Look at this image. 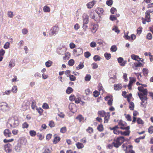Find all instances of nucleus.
I'll list each match as a JSON object with an SVG mask.
<instances>
[{
	"label": "nucleus",
	"instance_id": "obj_1",
	"mask_svg": "<svg viewBox=\"0 0 153 153\" xmlns=\"http://www.w3.org/2000/svg\"><path fill=\"white\" fill-rule=\"evenodd\" d=\"M7 123L10 125L11 128H16L19 126L20 121L17 117L14 116L8 119Z\"/></svg>",
	"mask_w": 153,
	"mask_h": 153
},
{
	"label": "nucleus",
	"instance_id": "obj_2",
	"mask_svg": "<svg viewBox=\"0 0 153 153\" xmlns=\"http://www.w3.org/2000/svg\"><path fill=\"white\" fill-rule=\"evenodd\" d=\"M126 140L124 137H119L116 139H114L113 142L114 146L116 148H118Z\"/></svg>",
	"mask_w": 153,
	"mask_h": 153
},
{
	"label": "nucleus",
	"instance_id": "obj_3",
	"mask_svg": "<svg viewBox=\"0 0 153 153\" xmlns=\"http://www.w3.org/2000/svg\"><path fill=\"white\" fill-rule=\"evenodd\" d=\"M119 128L123 130H128L130 128L129 126H127V124L125 122L122 120L119 121L118 123Z\"/></svg>",
	"mask_w": 153,
	"mask_h": 153
},
{
	"label": "nucleus",
	"instance_id": "obj_4",
	"mask_svg": "<svg viewBox=\"0 0 153 153\" xmlns=\"http://www.w3.org/2000/svg\"><path fill=\"white\" fill-rule=\"evenodd\" d=\"M103 12V10H94L93 12H91L90 16L91 19L96 21L95 13H97L99 16L102 14Z\"/></svg>",
	"mask_w": 153,
	"mask_h": 153
},
{
	"label": "nucleus",
	"instance_id": "obj_5",
	"mask_svg": "<svg viewBox=\"0 0 153 153\" xmlns=\"http://www.w3.org/2000/svg\"><path fill=\"white\" fill-rule=\"evenodd\" d=\"M150 10H148L145 13V18H142L143 23L145 24L146 23V22H149L150 21Z\"/></svg>",
	"mask_w": 153,
	"mask_h": 153
},
{
	"label": "nucleus",
	"instance_id": "obj_6",
	"mask_svg": "<svg viewBox=\"0 0 153 153\" xmlns=\"http://www.w3.org/2000/svg\"><path fill=\"white\" fill-rule=\"evenodd\" d=\"M22 145V141L21 140L19 141L17 144L15 146V151L17 152H20L22 151L21 147Z\"/></svg>",
	"mask_w": 153,
	"mask_h": 153
},
{
	"label": "nucleus",
	"instance_id": "obj_7",
	"mask_svg": "<svg viewBox=\"0 0 153 153\" xmlns=\"http://www.w3.org/2000/svg\"><path fill=\"white\" fill-rule=\"evenodd\" d=\"M73 52L74 55L76 56L82 54L83 53L82 49L79 48H75Z\"/></svg>",
	"mask_w": 153,
	"mask_h": 153
},
{
	"label": "nucleus",
	"instance_id": "obj_8",
	"mask_svg": "<svg viewBox=\"0 0 153 153\" xmlns=\"http://www.w3.org/2000/svg\"><path fill=\"white\" fill-rule=\"evenodd\" d=\"M8 104L5 102H2L0 103V108L4 111H7L8 108Z\"/></svg>",
	"mask_w": 153,
	"mask_h": 153
},
{
	"label": "nucleus",
	"instance_id": "obj_9",
	"mask_svg": "<svg viewBox=\"0 0 153 153\" xmlns=\"http://www.w3.org/2000/svg\"><path fill=\"white\" fill-rule=\"evenodd\" d=\"M58 31V26H55L51 28L50 31L51 35H54L57 34Z\"/></svg>",
	"mask_w": 153,
	"mask_h": 153
},
{
	"label": "nucleus",
	"instance_id": "obj_10",
	"mask_svg": "<svg viewBox=\"0 0 153 153\" xmlns=\"http://www.w3.org/2000/svg\"><path fill=\"white\" fill-rule=\"evenodd\" d=\"M109 128L111 130H113L114 134H115L118 135L120 134V131L118 130L119 127L118 126H116L113 128L110 127Z\"/></svg>",
	"mask_w": 153,
	"mask_h": 153
},
{
	"label": "nucleus",
	"instance_id": "obj_11",
	"mask_svg": "<svg viewBox=\"0 0 153 153\" xmlns=\"http://www.w3.org/2000/svg\"><path fill=\"white\" fill-rule=\"evenodd\" d=\"M117 61L120 65L122 66H125L127 62L126 60L124 61L123 59L121 57L118 58Z\"/></svg>",
	"mask_w": 153,
	"mask_h": 153
},
{
	"label": "nucleus",
	"instance_id": "obj_12",
	"mask_svg": "<svg viewBox=\"0 0 153 153\" xmlns=\"http://www.w3.org/2000/svg\"><path fill=\"white\" fill-rule=\"evenodd\" d=\"M105 100L108 101V105H112L113 99L111 95H109L107 96L105 98Z\"/></svg>",
	"mask_w": 153,
	"mask_h": 153
},
{
	"label": "nucleus",
	"instance_id": "obj_13",
	"mask_svg": "<svg viewBox=\"0 0 153 153\" xmlns=\"http://www.w3.org/2000/svg\"><path fill=\"white\" fill-rule=\"evenodd\" d=\"M142 95H140L139 96V98L142 101V102L141 103V105L143 107L146 108V104L145 103V102L147 100V98L146 97L143 98L142 97Z\"/></svg>",
	"mask_w": 153,
	"mask_h": 153
},
{
	"label": "nucleus",
	"instance_id": "obj_14",
	"mask_svg": "<svg viewBox=\"0 0 153 153\" xmlns=\"http://www.w3.org/2000/svg\"><path fill=\"white\" fill-rule=\"evenodd\" d=\"M11 145L10 143H7L4 146V149L5 151L7 153H10L12 152V149L11 148Z\"/></svg>",
	"mask_w": 153,
	"mask_h": 153
},
{
	"label": "nucleus",
	"instance_id": "obj_15",
	"mask_svg": "<svg viewBox=\"0 0 153 153\" xmlns=\"http://www.w3.org/2000/svg\"><path fill=\"white\" fill-rule=\"evenodd\" d=\"M66 51V49L65 48H59L57 50V52L59 55H63L65 54Z\"/></svg>",
	"mask_w": 153,
	"mask_h": 153
},
{
	"label": "nucleus",
	"instance_id": "obj_16",
	"mask_svg": "<svg viewBox=\"0 0 153 153\" xmlns=\"http://www.w3.org/2000/svg\"><path fill=\"white\" fill-rule=\"evenodd\" d=\"M83 23L84 24H88L89 22L88 16L86 14H84L82 16Z\"/></svg>",
	"mask_w": 153,
	"mask_h": 153
},
{
	"label": "nucleus",
	"instance_id": "obj_17",
	"mask_svg": "<svg viewBox=\"0 0 153 153\" xmlns=\"http://www.w3.org/2000/svg\"><path fill=\"white\" fill-rule=\"evenodd\" d=\"M141 92L143 93L139 92L138 93V95L139 97L140 95L142 96V97L143 98H144L145 97H147L146 96L147 94V89H145L144 90H143Z\"/></svg>",
	"mask_w": 153,
	"mask_h": 153
},
{
	"label": "nucleus",
	"instance_id": "obj_18",
	"mask_svg": "<svg viewBox=\"0 0 153 153\" xmlns=\"http://www.w3.org/2000/svg\"><path fill=\"white\" fill-rule=\"evenodd\" d=\"M91 27H92V31L93 33H95L97 30L98 29V26L97 24H94L93 23H90Z\"/></svg>",
	"mask_w": 153,
	"mask_h": 153
},
{
	"label": "nucleus",
	"instance_id": "obj_19",
	"mask_svg": "<svg viewBox=\"0 0 153 153\" xmlns=\"http://www.w3.org/2000/svg\"><path fill=\"white\" fill-rule=\"evenodd\" d=\"M4 134L6 137H10L12 134L10 130L7 129H6L4 131Z\"/></svg>",
	"mask_w": 153,
	"mask_h": 153
},
{
	"label": "nucleus",
	"instance_id": "obj_20",
	"mask_svg": "<svg viewBox=\"0 0 153 153\" xmlns=\"http://www.w3.org/2000/svg\"><path fill=\"white\" fill-rule=\"evenodd\" d=\"M69 108L73 112H74L76 111V106L74 103H70L69 105Z\"/></svg>",
	"mask_w": 153,
	"mask_h": 153
},
{
	"label": "nucleus",
	"instance_id": "obj_21",
	"mask_svg": "<svg viewBox=\"0 0 153 153\" xmlns=\"http://www.w3.org/2000/svg\"><path fill=\"white\" fill-rule=\"evenodd\" d=\"M122 86L121 84H115L114 85V88L115 90H119L121 89Z\"/></svg>",
	"mask_w": 153,
	"mask_h": 153
},
{
	"label": "nucleus",
	"instance_id": "obj_22",
	"mask_svg": "<svg viewBox=\"0 0 153 153\" xmlns=\"http://www.w3.org/2000/svg\"><path fill=\"white\" fill-rule=\"evenodd\" d=\"M96 1H93L91 2H89L87 4V6L88 8H91L95 3Z\"/></svg>",
	"mask_w": 153,
	"mask_h": 153
},
{
	"label": "nucleus",
	"instance_id": "obj_23",
	"mask_svg": "<svg viewBox=\"0 0 153 153\" xmlns=\"http://www.w3.org/2000/svg\"><path fill=\"white\" fill-rule=\"evenodd\" d=\"M110 113L109 112H108L107 113V115H105V116L104 118V123H107L109 120L110 118Z\"/></svg>",
	"mask_w": 153,
	"mask_h": 153
},
{
	"label": "nucleus",
	"instance_id": "obj_24",
	"mask_svg": "<svg viewBox=\"0 0 153 153\" xmlns=\"http://www.w3.org/2000/svg\"><path fill=\"white\" fill-rule=\"evenodd\" d=\"M31 107L32 108L33 110H35L37 108L36 106V103L35 100H33L31 103Z\"/></svg>",
	"mask_w": 153,
	"mask_h": 153
},
{
	"label": "nucleus",
	"instance_id": "obj_25",
	"mask_svg": "<svg viewBox=\"0 0 153 153\" xmlns=\"http://www.w3.org/2000/svg\"><path fill=\"white\" fill-rule=\"evenodd\" d=\"M130 132V131L128 130H127V131H126L124 132L120 131V134L121 135H124L125 136H128Z\"/></svg>",
	"mask_w": 153,
	"mask_h": 153
},
{
	"label": "nucleus",
	"instance_id": "obj_26",
	"mask_svg": "<svg viewBox=\"0 0 153 153\" xmlns=\"http://www.w3.org/2000/svg\"><path fill=\"white\" fill-rule=\"evenodd\" d=\"M76 146L78 149L82 148L84 147V145L81 143L78 142L76 144Z\"/></svg>",
	"mask_w": 153,
	"mask_h": 153
},
{
	"label": "nucleus",
	"instance_id": "obj_27",
	"mask_svg": "<svg viewBox=\"0 0 153 153\" xmlns=\"http://www.w3.org/2000/svg\"><path fill=\"white\" fill-rule=\"evenodd\" d=\"M134 65L132 67L133 68L137 69V67H141L142 65V64L141 63H134Z\"/></svg>",
	"mask_w": 153,
	"mask_h": 153
},
{
	"label": "nucleus",
	"instance_id": "obj_28",
	"mask_svg": "<svg viewBox=\"0 0 153 153\" xmlns=\"http://www.w3.org/2000/svg\"><path fill=\"white\" fill-rule=\"evenodd\" d=\"M70 56V54L69 53L67 52L65 53V56L63 57V59L64 60H68Z\"/></svg>",
	"mask_w": 153,
	"mask_h": 153
},
{
	"label": "nucleus",
	"instance_id": "obj_29",
	"mask_svg": "<svg viewBox=\"0 0 153 153\" xmlns=\"http://www.w3.org/2000/svg\"><path fill=\"white\" fill-rule=\"evenodd\" d=\"M98 113L101 117H103L105 116L106 113L104 111H99L98 112Z\"/></svg>",
	"mask_w": 153,
	"mask_h": 153
},
{
	"label": "nucleus",
	"instance_id": "obj_30",
	"mask_svg": "<svg viewBox=\"0 0 153 153\" xmlns=\"http://www.w3.org/2000/svg\"><path fill=\"white\" fill-rule=\"evenodd\" d=\"M60 138L59 137H56L53 141V143L56 144L58 143L60 140Z\"/></svg>",
	"mask_w": 153,
	"mask_h": 153
},
{
	"label": "nucleus",
	"instance_id": "obj_31",
	"mask_svg": "<svg viewBox=\"0 0 153 153\" xmlns=\"http://www.w3.org/2000/svg\"><path fill=\"white\" fill-rule=\"evenodd\" d=\"M76 119L79 120V122L83 121L84 118L81 115H79L76 117Z\"/></svg>",
	"mask_w": 153,
	"mask_h": 153
},
{
	"label": "nucleus",
	"instance_id": "obj_32",
	"mask_svg": "<svg viewBox=\"0 0 153 153\" xmlns=\"http://www.w3.org/2000/svg\"><path fill=\"white\" fill-rule=\"evenodd\" d=\"M7 15L9 17L12 18L15 15V14L13 12L11 11H9L7 12Z\"/></svg>",
	"mask_w": 153,
	"mask_h": 153
},
{
	"label": "nucleus",
	"instance_id": "obj_33",
	"mask_svg": "<svg viewBox=\"0 0 153 153\" xmlns=\"http://www.w3.org/2000/svg\"><path fill=\"white\" fill-rule=\"evenodd\" d=\"M131 57L132 59L135 60H137V61H138V59H140L139 56L135 55L134 54L132 55L131 56Z\"/></svg>",
	"mask_w": 153,
	"mask_h": 153
},
{
	"label": "nucleus",
	"instance_id": "obj_34",
	"mask_svg": "<svg viewBox=\"0 0 153 153\" xmlns=\"http://www.w3.org/2000/svg\"><path fill=\"white\" fill-rule=\"evenodd\" d=\"M52 63L51 61L48 60L45 62V65L47 67H49L52 65Z\"/></svg>",
	"mask_w": 153,
	"mask_h": 153
},
{
	"label": "nucleus",
	"instance_id": "obj_35",
	"mask_svg": "<svg viewBox=\"0 0 153 153\" xmlns=\"http://www.w3.org/2000/svg\"><path fill=\"white\" fill-rule=\"evenodd\" d=\"M116 74L114 75L113 77H111L109 79V82H110L114 83L115 82L116 79Z\"/></svg>",
	"mask_w": 153,
	"mask_h": 153
},
{
	"label": "nucleus",
	"instance_id": "obj_36",
	"mask_svg": "<svg viewBox=\"0 0 153 153\" xmlns=\"http://www.w3.org/2000/svg\"><path fill=\"white\" fill-rule=\"evenodd\" d=\"M104 56L107 60L111 58V54L110 53H105L104 54Z\"/></svg>",
	"mask_w": 153,
	"mask_h": 153
},
{
	"label": "nucleus",
	"instance_id": "obj_37",
	"mask_svg": "<svg viewBox=\"0 0 153 153\" xmlns=\"http://www.w3.org/2000/svg\"><path fill=\"white\" fill-rule=\"evenodd\" d=\"M67 76H68L69 77L71 81H74L76 79V77L73 75H67Z\"/></svg>",
	"mask_w": 153,
	"mask_h": 153
},
{
	"label": "nucleus",
	"instance_id": "obj_38",
	"mask_svg": "<svg viewBox=\"0 0 153 153\" xmlns=\"http://www.w3.org/2000/svg\"><path fill=\"white\" fill-rule=\"evenodd\" d=\"M128 32H127L126 33H125L123 37L126 39L130 40V36H128Z\"/></svg>",
	"mask_w": 153,
	"mask_h": 153
},
{
	"label": "nucleus",
	"instance_id": "obj_39",
	"mask_svg": "<svg viewBox=\"0 0 153 153\" xmlns=\"http://www.w3.org/2000/svg\"><path fill=\"white\" fill-rule=\"evenodd\" d=\"M117 48L116 46L115 45H114L111 47L110 50L111 51L115 52L117 51Z\"/></svg>",
	"mask_w": 153,
	"mask_h": 153
},
{
	"label": "nucleus",
	"instance_id": "obj_40",
	"mask_svg": "<svg viewBox=\"0 0 153 153\" xmlns=\"http://www.w3.org/2000/svg\"><path fill=\"white\" fill-rule=\"evenodd\" d=\"M93 59L95 61H100L101 59V57L98 55H95L93 57Z\"/></svg>",
	"mask_w": 153,
	"mask_h": 153
},
{
	"label": "nucleus",
	"instance_id": "obj_41",
	"mask_svg": "<svg viewBox=\"0 0 153 153\" xmlns=\"http://www.w3.org/2000/svg\"><path fill=\"white\" fill-rule=\"evenodd\" d=\"M91 76L90 74H87L85 77V81L87 82L91 80Z\"/></svg>",
	"mask_w": 153,
	"mask_h": 153
},
{
	"label": "nucleus",
	"instance_id": "obj_42",
	"mask_svg": "<svg viewBox=\"0 0 153 153\" xmlns=\"http://www.w3.org/2000/svg\"><path fill=\"white\" fill-rule=\"evenodd\" d=\"M129 108L131 110H133L134 108V104L133 102H131L129 103Z\"/></svg>",
	"mask_w": 153,
	"mask_h": 153
},
{
	"label": "nucleus",
	"instance_id": "obj_43",
	"mask_svg": "<svg viewBox=\"0 0 153 153\" xmlns=\"http://www.w3.org/2000/svg\"><path fill=\"white\" fill-rule=\"evenodd\" d=\"M15 62L13 61H10L9 63L8 67L10 68H11L15 66Z\"/></svg>",
	"mask_w": 153,
	"mask_h": 153
},
{
	"label": "nucleus",
	"instance_id": "obj_44",
	"mask_svg": "<svg viewBox=\"0 0 153 153\" xmlns=\"http://www.w3.org/2000/svg\"><path fill=\"white\" fill-rule=\"evenodd\" d=\"M36 109L39 115H41L43 112V109L41 108H37Z\"/></svg>",
	"mask_w": 153,
	"mask_h": 153
},
{
	"label": "nucleus",
	"instance_id": "obj_45",
	"mask_svg": "<svg viewBox=\"0 0 153 153\" xmlns=\"http://www.w3.org/2000/svg\"><path fill=\"white\" fill-rule=\"evenodd\" d=\"M73 91V89L71 87H68L66 90V92L68 94H70Z\"/></svg>",
	"mask_w": 153,
	"mask_h": 153
},
{
	"label": "nucleus",
	"instance_id": "obj_46",
	"mask_svg": "<svg viewBox=\"0 0 153 153\" xmlns=\"http://www.w3.org/2000/svg\"><path fill=\"white\" fill-rule=\"evenodd\" d=\"M137 122L138 124H144L143 121L140 118H137Z\"/></svg>",
	"mask_w": 153,
	"mask_h": 153
},
{
	"label": "nucleus",
	"instance_id": "obj_47",
	"mask_svg": "<svg viewBox=\"0 0 153 153\" xmlns=\"http://www.w3.org/2000/svg\"><path fill=\"white\" fill-rule=\"evenodd\" d=\"M130 81L129 84L132 85V84L136 81V79L133 77H130Z\"/></svg>",
	"mask_w": 153,
	"mask_h": 153
},
{
	"label": "nucleus",
	"instance_id": "obj_48",
	"mask_svg": "<svg viewBox=\"0 0 153 153\" xmlns=\"http://www.w3.org/2000/svg\"><path fill=\"white\" fill-rule=\"evenodd\" d=\"M84 67V65L83 63L80 62L79 65L77 67H76V69L77 70H79L81 69L82 68Z\"/></svg>",
	"mask_w": 153,
	"mask_h": 153
},
{
	"label": "nucleus",
	"instance_id": "obj_49",
	"mask_svg": "<svg viewBox=\"0 0 153 153\" xmlns=\"http://www.w3.org/2000/svg\"><path fill=\"white\" fill-rule=\"evenodd\" d=\"M122 148L124 151H127L128 149L127 144H123L122 146Z\"/></svg>",
	"mask_w": 153,
	"mask_h": 153
},
{
	"label": "nucleus",
	"instance_id": "obj_50",
	"mask_svg": "<svg viewBox=\"0 0 153 153\" xmlns=\"http://www.w3.org/2000/svg\"><path fill=\"white\" fill-rule=\"evenodd\" d=\"M30 134L32 137H34L36 135V132L33 130H30L29 132Z\"/></svg>",
	"mask_w": 153,
	"mask_h": 153
},
{
	"label": "nucleus",
	"instance_id": "obj_51",
	"mask_svg": "<svg viewBox=\"0 0 153 153\" xmlns=\"http://www.w3.org/2000/svg\"><path fill=\"white\" fill-rule=\"evenodd\" d=\"M42 107L45 109H48L49 108L48 105L46 103H43Z\"/></svg>",
	"mask_w": 153,
	"mask_h": 153
},
{
	"label": "nucleus",
	"instance_id": "obj_52",
	"mask_svg": "<svg viewBox=\"0 0 153 153\" xmlns=\"http://www.w3.org/2000/svg\"><path fill=\"white\" fill-rule=\"evenodd\" d=\"M67 131V129L66 127H62L60 130V132L62 133H65Z\"/></svg>",
	"mask_w": 153,
	"mask_h": 153
},
{
	"label": "nucleus",
	"instance_id": "obj_53",
	"mask_svg": "<svg viewBox=\"0 0 153 153\" xmlns=\"http://www.w3.org/2000/svg\"><path fill=\"white\" fill-rule=\"evenodd\" d=\"M74 63V61L73 59H71L68 62V64L70 66H73Z\"/></svg>",
	"mask_w": 153,
	"mask_h": 153
},
{
	"label": "nucleus",
	"instance_id": "obj_54",
	"mask_svg": "<svg viewBox=\"0 0 153 153\" xmlns=\"http://www.w3.org/2000/svg\"><path fill=\"white\" fill-rule=\"evenodd\" d=\"M112 30L114 31L115 32L117 33H120V31L118 29V27L115 26H114V27L112 29Z\"/></svg>",
	"mask_w": 153,
	"mask_h": 153
},
{
	"label": "nucleus",
	"instance_id": "obj_55",
	"mask_svg": "<svg viewBox=\"0 0 153 153\" xmlns=\"http://www.w3.org/2000/svg\"><path fill=\"white\" fill-rule=\"evenodd\" d=\"M143 72L144 75L145 76H146L148 73V71L147 69L143 68Z\"/></svg>",
	"mask_w": 153,
	"mask_h": 153
},
{
	"label": "nucleus",
	"instance_id": "obj_56",
	"mask_svg": "<svg viewBox=\"0 0 153 153\" xmlns=\"http://www.w3.org/2000/svg\"><path fill=\"white\" fill-rule=\"evenodd\" d=\"M10 43L9 42H7L4 45V48L5 49H7L9 48Z\"/></svg>",
	"mask_w": 153,
	"mask_h": 153
},
{
	"label": "nucleus",
	"instance_id": "obj_57",
	"mask_svg": "<svg viewBox=\"0 0 153 153\" xmlns=\"http://www.w3.org/2000/svg\"><path fill=\"white\" fill-rule=\"evenodd\" d=\"M49 126L51 128L54 127L55 125L54 122L52 120L50 121H49Z\"/></svg>",
	"mask_w": 153,
	"mask_h": 153
},
{
	"label": "nucleus",
	"instance_id": "obj_58",
	"mask_svg": "<svg viewBox=\"0 0 153 153\" xmlns=\"http://www.w3.org/2000/svg\"><path fill=\"white\" fill-rule=\"evenodd\" d=\"M11 90H6L4 92H3V95H4L5 94L9 95L11 93Z\"/></svg>",
	"mask_w": 153,
	"mask_h": 153
},
{
	"label": "nucleus",
	"instance_id": "obj_59",
	"mask_svg": "<svg viewBox=\"0 0 153 153\" xmlns=\"http://www.w3.org/2000/svg\"><path fill=\"white\" fill-rule=\"evenodd\" d=\"M91 56V54L88 51L84 53V56L86 58H88Z\"/></svg>",
	"mask_w": 153,
	"mask_h": 153
},
{
	"label": "nucleus",
	"instance_id": "obj_60",
	"mask_svg": "<svg viewBox=\"0 0 153 153\" xmlns=\"http://www.w3.org/2000/svg\"><path fill=\"white\" fill-rule=\"evenodd\" d=\"M114 146V144H113V142L112 143L108 144H107V148L109 149H111L113 148V146Z\"/></svg>",
	"mask_w": 153,
	"mask_h": 153
},
{
	"label": "nucleus",
	"instance_id": "obj_61",
	"mask_svg": "<svg viewBox=\"0 0 153 153\" xmlns=\"http://www.w3.org/2000/svg\"><path fill=\"white\" fill-rule=\"evenodd\" d=\"M86 131L89 133H91L93 132V129L92 128L89 127L86 129Z\"/></svg>",
	"mask_w": 153,
	"mask_h": 153
},
{
	"label": "nucleus",
	"instance_id": "obj_62",
	"mask_svg": "<svg viewBox=\"0 0 153 153\" xmlns=\"http://www.w3.org/2000/svg\"><path fill=\"white\" fill-rule=\"evenodd\" d=\"M117 19V17L113 15H111L110 16V20L112 21H114L115 20H116Z\"/></svg>",
	"mask_w": 153,
	"mask_h": 153
},
{
	"label": "nucleus",
	"instance_id": "obj_63",
	"mask_svg": "<svg viewBox=\"0 0 153 153\" xmlns=\"http://www.w3.org/2000/svg\"><path fill=\"white\" fill-rule=\"evenodd\" d=\"M142 28L141 27H139L137 29V33L139 35L142 32Z\"/></svg>",
	"mask_w": 153,
	"mask_h": 153
},
{
	"label": "nucleus",
	"instance_id": "obj_64",
	"mask_svg": "<svg viewBox=\"0 0 153 153\" xmlns=\"http://www.w3.org/2000/svg\"><path fill=\"white\" fill-rule=\"evenodd\" d=\"M148 130L149 133L152 134L153 132V126H151L148 128Z\"/></svg>",
	"mask_w": 153,
	"mask_h": 153
}]
</instances>
